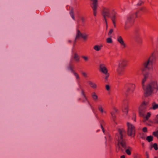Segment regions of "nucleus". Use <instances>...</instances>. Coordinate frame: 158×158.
I'll return each instance as SVG.
<instances>
[{
    "label": "nucleus",
    "instance_id": "f257e3e1",
    "mask_svg": "<svg viewBox=\"0 0 158 158\" xmlns=\"http://www.w3.org/2000/svg\"><path fill=\"white\" fill-rule=\"evenodd\" d=\"M158 59V50L155 49L152 52L148 60L144 61L142 65L141 70L144 76L142 80V85L143 88L145 86L144 83L149 76V70L152 68L153 64Z\"/></svg>",
    "mask_w": 158,
    "mask_h": 158
},
{
    "label": "nucleus",
    "instance_id": "f03ea898",
    "mask_svg": "<svg viewBox=\"0 0 158 158\" xmlns=\"http://www.w3.org/2000/svg\"><path fill=\"white\" fill-rule=\"evenodd\" d=\"M118 133L116 134L115 139L118 141V145L119 148L123 151L125 149L126 153L129 155L131 154V150L132 148L130 146H127V140L125 138V131L123 129H118Z\"/></svg>",
    "mask_w": 158,
    "mask_h": 158
},
{
    "label": "nucleus",
    "instance_id": "7ed1b4c3",
    "mask_svg": "<svg viewBox=\"0 0 158 158\" xmlns=\"http://www.w3.org/2000/svg\"><path fill=\"white\" fill-rule=\"evenodd\" d=\"M102 15L105 21L106 26L107 23L106 18H110L114 27H116V22L118 17V15L114 10L110 9L108 7H103L102 11Z\"/></svg>",
    "mask_w": 158,
    "mask_h": 158
},
{
    "label": "nucleus",
    "instance_id": "20e7f679",
    "mask_svg": "<svg viewBox=\"0 0 158 158\" xmlns=\"http://www.w3.org/2000/svg\"><path fill=\"white\" fill-rule=\"evenodd\" d=\"M143 89L144 90V96L146 97L150 96L153 92H157L158 91L157 81L156 80L151 81Z\"/></svg>",
    "mask_w": 158,
    "mask_h": 158
},
{
    "label": "nucleus",
    "instance_id": "39448f33",
    "mask_svg": "<svg viewBox=\"0 0 158 158\" xmlns=\"http://www.w3.org/2000/svg\"><path fill=\"white\" fill-rule=\"evenodd\" d=\"M139 12V11H136L127 15L124 26L125 30H127L132 26L135 22V19L138 17L137 14Z\"/></svg>",
    "mask_w": 158,
    "mask_h": 158
},
{
    "label": "nucleus",
    "instance_id": "423d86ee",
    "mask_svg": "<svg viewBox=\"0 0 158 158\" xmlns=\"http://www.w3.org/2000/svg\"><path fill=\"white\" fill-rule=\"evenodd\" d=\"M128 60L126 59H121L118 64V68L117 71L118 75L122 76L124 74V71L126 68L127 66Z\"/></svg>",
    "mask_w": 158,
    "mask_h": 158
},
{
    "label": "nucleus",
    "instance_id": "0eeeda50",
    "mask_svg": "<svg viewBox=\"0 0 158 158\" xmlns=\"http://www.w3.org/2000/svg\"><path fill=\"white\" fill-rule=\"evenodd\" d=\"M135 88V85L134 84H126L123 89V92L126 96H127L134 92Z\"/></svg>",
    "mask_w": 158,
    "mask_h": 158
},
{
    "label": "nucleus",
    "instance_id": "6e6552de",
    "mask_svg": "<svg viewBox=\"0 0 158 158\" xmlns=\"http://www.w3.org/2000/svg\"><path fill=\"white\" fill-rule=\"evenodd\" d=\"M127 134L130 136H135V127L134 125L128 122L127 123Z\"/></svg>",
    "mask_w": 158,
    "mask_h": 158
},
{
    "label": "nucleus",
    "instance_id": "1a4fd4ad",
    "mask_svg": "<svg viewBox=\"0 0 158 158\" xmlns=\"http://www.w3.org/2000/svg\"><path fill=\"white\" fill-rule=\"evenodd\" d=\"M147 103L145 102H143L139 108V114L141 116H143L146 111V106Z\"/></svg>",
    "mask_w": 158,
    "mask_h": 158
},
{
    "label": "nucleus",
    "instance_id": "9d476101",
    "mask_svg": "<svg viewBox=\"0 0 158 158\" xmlns=\"http://www.w3.org/2000/svg\"><path fill=\"white\" fill-rule=\"evenodd\" d=\"M128 100L127 99H124L122 104V110L125 114H127L128 108Z\"/></svg>",
    "mask_w": 158,
    "mask_h": 158
},
{
    "label": "nucleus",
    "instance_id": "9b49d317",
    "mask_svg": "<svg viewBox=\"0 0 158 158\" xmlns=\"http://www.w3.org/2000/svg\"><path fill=\"white\" fill-rule=\"evenodd\" d=\"M88 36V35L86 34L85 33H81L78 29H77L75 40L81 37L84 40H85L87 39Z\"/></svg>",
    "mask_w": 158,
    "mask_h": 158
},
{
    "label": "nucleus",
    "instance_id": "f8f14e48",
    "mask_svg": "<svg viewBox=\"0 0 158 158\" xmlns=\"http://www.w3.org/2000/svg\"><path fill=\"white\" fill-rule=\"evenodd\" d=\"M93 2V3L91 6L93 11V14L94 16H96L97 15V9L98 5V0H90Z\"/></svg>",
    "mask_w": 158,
    "mask_h": 158
},
{
    "label": "nucleus",
    "instance_id": "ddd939ff",
    "mask_svg": "<svg viewBox=\"0 0 158 158\" xmlns=\"http://www.w3.org/2000/svg\"><path fill=\"white\" fill-rule=\"evenodd\" d=\"M99 71L104 74L106 73L108 70L104 64H100L99 65Z\"/></svg>",
    "mask_w": 158,
    "mask_h": 158
},
{
    "label": "nucleus",
    "instance_id": "4468645a",
    "mask_svg": "<svg viewBox=\"0 0 158 158\" xmlns=\"http://www.w3.org/2000/svg\"><path fill=\"white\" fill-rule=\"evenodd\" d=\"M117 40L122 46V48H125L126 47V45L121 36H118L117 37Z\"/></svg>",
    "mask_w": 158,
    "mask_h": 158
},
{
    "label": "nucleus",
    "instance_id": "2eb2a0df",
    "mask_svg": "<svg viewBox=\"0 0 158 158\" xmlns=\"http://www.w3.org/2000/svg\"><path fill=\"white\" fill-rule=\"evenodd\" d=\"M117 111L118 110L115 108L114 107L113 108V110L110 113V114L112 116V118L114 122H115L116 118V114L117 113Z\"/></svg>",
    "mask_w": 158,
    "mask_h": 158
},
{
    "label": "nucleus",
    "instance_id": "dca6fc26",
    "mask_svg": "<svg viewBox=\"0 0 158 158\" xmlns=\"http://www.w3.org/2000/svg\"><path fill=\"white\" fill-rule=\"evenodd\" d=\"M81 94H82V96H83V97L84 98L82 100V102H85V101H87L88 102V104L90 105V106H91V105L90 104L89 102L88 101L87 98V97H86L85 94L83 89L81 88Z\"/></svg>",
    "mask_w": 158,
    "mask_h": 158
},
{
    "label": "nucleus",
    "instance_id": "f3484780",
    "mask_svg": "<svg viewBox=\"0 0 158 158\" xmlns=\"http://www.w3.org/2000/svg\"><path fill=\"white\" fill-rule=\"evenodd\" d=\"M147 11V9L144 7H143L137 11H139L138 13V17L140 16L142 13H145Z\"/></svg>",
    "mask_w": 158,
    "mask_h": 158
},
{
    "label": "nucleus",
    "instance_id": "a211bd4d",
    "mask_svg": "<svg viewBox=\"0 0 158 158\" xmlns=\"http://www.w3.org/2000/svg\"><path fill=\"white\" fill-rule=\"evenodd\" d=\"M88 83L90 85V87L93 89H95L97 87V85L95 83L91 81H88Z\"/></svg>",
    "mask_w": 158,
    "mask_h": 158
},
{
    "label": "nucleus",
    "instance_id": "6ab92c4d",
    "mask_svg": "<svg viewBox=\"0 0 158 158\" xmlns=\"http://www.w3.org/2000/svg\"><path fill=\"white\" fill-rule=\"evenodd\" d=\"M91 96L95 102L98 100V97L95 92H93L91 94Z\"/></svg>",
    "mask_w": 158,
    "mask_h": 158
},
{
    "label": "nucleus",
    "instance_id": "aec40b11",
    "mask_svg": "<svg viewBox=\"0 0 158 158\" xmlns=\"http://www.w3.org/2000/svg\"><path fill=\"white\" fill-rule=\"evenodd\" d=\"M98 109L101 114L103 113H106V112L103 110L102 106L101 105H98Z\"/></svg>",
    "mask_w": 158,
    "mask_h": 158
},
{
    "label": "nucleus",
    "instance_id": "412c9836",
    "mask_svg": "<svg viewBox=\"0 0 158 158\" xmlns=\"http://www.w3.org/2000/svg\"><path fill=\"white\" fill-rule=\"evenodd\" d=\"M102 47V45H95L94 47V50H95V51H100L101 49V48Z\"/></svg>",
    "mask_w": 158,
    "mask_h": 158
},
{
    "label": "nucleus",
    "instance_id": "4be33fe9",
    "mask_svg": "<svg viewBox=\"0 0 158 158\" xmlns=\"http://www.w3.org/2000/svg\"><path fill=\"white\" fill-rule=\"evenodd\" d=\"M73 58L77 62H78L79 61V56L76 53L74 54Z\"/></svg>",
    "mask_w": 158,
    "mask_h": 158
},
{
    "label": "nucleus",
    "instance_id": "5701e85b",
    "mask_svg": "<svg viewBox=\"0 0 158 158\" xmlns=\"http://www.w3.org/2000/svg\"><path fill=\"white\" fill-rule=\"evenodd\" d=\"M152 107L150 108L151 109L155 110L158 108V104H156L155 102H153L152 104Z\"/></svg>",
    "mask_w": 158,
    "mask_h": 158
},
{
    "label": "nucleus",
    "instance_id": "b1692460",
    "mask_svg": "<svg viewBox=\"0 0 158 158\" xmlns=\"http://www.w3.org/2000/svg\"><path fill=\"white\" fill-rule=\"evenodd\" d=\"M135 34L137 37H139L141 34L139 29H135Z\"/></svg>",
    "mask_w": 158,
    "mask_h": 158
},
{
    "label": "nucleus",
    "instance_id": "393cba45",
    "mask_svg": "<svg viewBox=\"0 0 158 158\" xmlns=\"http://www.w3.org/2000/svg\"><path fill=\"white\" fill-rule=\"evenodd\" d=\"M153 137L152 136H149L146 137V140L149 142L152 141L153 140Z\"/></svg>",
    "mask_w": 158,
    "mask_h": 158
},
{
    "label": "nucleus",
    "instance_id": "a878e982",
    "mask_svg": "<svg viewBox=\"0 0 158 158\" xmlns=\"http://www.w3.org/2000/svg\"><path fill=\"white\" fill-rule=\"evenodd\" d=\"M153 123H154L158 124V114L156 116L155 118L153 119Z\"/></svg>",
    "mask_w": 158,
    "mask_h": 158
},
{
    "label": "nucleus",
    "instance_id": "bb28decb",
    "mask_svg": "<svg viewBox=\"0 0 158 158\" xmlns=\"http://www.w3.org/2000/svg\"><path fill=\"white\" fill-rule=\"evenodd\" d=\"M69 13H70V16H71V17L72 18L73 20H75V17H74V12H73V9L71 10H70V11L69 12Z\"/></svg>",
    "mask_w": 158,
    "mask_h": 158
},
{
    "label": "nucleus",
    "instance_id": "cd10ccee",
    "mask_svg": "<svg viewBox=\"0 0 158 158\" xmlns=\"http://www.w3.org/2000/svg\"><path fill=\"white\" fill-rule=\"evenodd\" d=\"M100 125L101 127V128L103 132L104 133L105 132V130L104 127H103V125H104L105 123L102 120L101 122H100Z\"/></svg>",
    "mask_w": 158,
    "mask_h": 158
},
{
    "label": "nucleus",
    "instance_id": "c85d7f7f",
    "mask_svg": "<svg viewBox=\"0 0 158 158\" xmlns=\"http://www.w3.org/2000/svg\"><path fill=\"white\" fill-rule=\"evenodd\" d=\"M68 68L69 69L71 72L72 73H73L74 71L73 69V67L71 64H70L69 65V66L68 67Z\"/></svg>",
    "mask_w": 158,
    "mask_h": 158
},
{
    "label": "nucleus",
    "instance_id": "c756f323",
    "mask_svg": "<svg viewBox=\"0 0 158 158\" xmlns=\"http://www.w3.org/2000/svg\"><path fill=\"white\" fill-rule=\"evenodd\" d=\"M151 114L150 112H148L147 113V114L146 116L145 117V118L146 120H147L149 117H150Z\"/></svg>",
    "mask_w": 158,
    "mask_h": 158
},
{
    "label": "nucleus",
    "instance_id": "7c9ffc66",
    "mask_svg": "<svg viewBox=\"0 0 158 158\" xmlns=\"http://www.w3.org/2000/svg\"><path fill=\"white\" fill-rule=\"evenodd\" d=\"M106 42L108 43H111L112 41L111 38H108L106 39Z\"/></svg>",
    "mask_w": 158,
    "mask_h": 158
},
{
    "label": "nucleus",
    "instance_id": "2f4dec72",
    "mask_svg": "<svg viewBox=\"0 0 158 158\" xmlns=\"http://www.w3.org/2000/svg\"><path fill=\"white\" fill-rule=\"evenodd\" d=\"M152 147L154 148V149L156 150L158 149V146L157 145L156 143H154L153 146Z\"/></svg>",
    "mask_w": 158,
    "mask_h": 158
},
{
    "label": "nucleus",
    "instance_id": "473e14b6",
    "mask_svg": "<svg viewBox=\"0 0 158 158\" xmlns=\"http://www.w3.org/2000/svg\"><path fill=\"white\" fill-rule=\"evenodd\" d=\"M73 73L77 79H78L79 78V76L77 73L74 72Z\"/></svg>",
    "mask_w": 158,
    "mask_h": 158
},
{
    "label": "nucleus",
    "instance_id": "72a5a7b5",
    "mask_svg": "<svg viewBox=\"0 0 158 158\" xmlns=\"http://www.w3.org/2000/svg\"><path fill=\"white\" fill-rule=\"evenodd\" d=\"M113 31V29H110L109 32H108V35H110L112 33Z\"/></svg>",
    "mask_w": 158,
    "mask_h": 158
},
{
    "label": "nucleus",
    "instance_id": "f704fd0d",
    "mask_svg": "<svg viewBox=\"0 0 158 158\" xmlns=\"http://www.w3.org/2000/svg\"><path fill=\"white\" fill-rule=\"evenodd\" d=\"M143 3V2L142 0H139V2L137 3V5L140 6Z\"/></svg>",
    "mask_w": 158,
    "mask_h": 158
},
{
    "label": "nucleus",
    "instance_id": "c9c22d12",
    "mask_svg": "<svg viewBox=\"0 0 158 158\" xmlns=\"http://www.w3.org/2000/svg\"><path fill=\"white\" fill-rule=\"evenodd\" d=\"M142 131H143L144 132H147V128L146 127H143V129H142Z\"/></svg>",
    "mask_w": 158,
    "mask_h": 158
},
{
    "label": "nucleus",
    "instance_id": "e433bc0d",
    "mask_svg": "<svg viewBox=\"0 0 158 158\" xmlns=\"http://www.w3.org/2000/svg\"><path fill=\"white\" fill-rule=\"evenodd\" d=\"M106 75V76L105 77V79L106 80H107L108 77L109 76V74L108 73H106L105 74Z\"/></svg>",
    "mask_w": 158,
    "mask_h": 158
},
{
    "label": "nucleus",
    "instance_id": "4c0bfd02",
    "mask_svg": "<svg viewBox=\"0 0 158 158\" xmlns=\"http://www.w3.org/2000/svg\"><path fill=\"white\" fill-rule=\"evenodd\" d=\"M106 90L108 91L110 89V87L108 85H106Z\"/></svg>",
    "mask_w": 158,
    "mask_h": 158
},
{
    "label": "nucleus",
    "instance_id": "58836bf2",
    "mask_svg": "<svg viewBox=\"0 0 158 158\" xmlns=\"http://www.w3.org/2000/svg\"><path fill=\"white\" fill-rule=\"evenodd\" d=\"M81 19L82 21V22L83 23H85V19L83 17H82L81 18Z\"/></svg>",
    "mask_w": 158,
    "mask_h": 158
},
{
    "label": "nucleus",
    "instance_id": "ea45409f",
    "mask_svg": "<svg viewBox=\"0 0 158 158\" xmlns=\"http://www.w3.org/2000/svg\"><path fill=\"white\" fill-rule=\"evenodd\" d=\"M82 57L83 58L85 61H87L88 60V58L87 56H82Z\"/></svg>",
    "mask_w": 158,
    "mask_h": 158
},
{
    "label": "nucleus",
    "instance_id": "a19ab883",
    "mask_svg": "<svg viewBox=\"0 0 158 158\" xmlns=\"http://www.w3.org/2000/svg\"><path fill=\"white\" fill-rule=\"evenodd\" d=\"M82 74L84 77H87V75L86 73H85L83 72L82 73Z\"/></svg>",
    "mask_w": 158,
    "mask_h": 158
},
{
    "label": "nucleus",
    "instance_id": "79ce46f5",
    "mask_svg": "<svg viewBox=\"0 0 158 158\" xmlns=\"http://www.w3.org/2000/svg\"><path fill=\"white\" fill-rule=\"evenodd\" d=\"M120 158H125V156L124 155H123L121 156Z\"/></svg>",
    "mask_w": 158,
    "mask_h": 158
},
{
    "label": "nucleus",
    "instance_id": "37998d69",
    "mask_svg": "<svg viewBox=\"0 0 158 158\" xmlns=\"http://www.w3.org/2000/svg\"><path fill=\"white\" fill-rule=\"evenodd\" d=\"M139 43H141L142 42V41H141V40L140 41H137Z\"/></svg>",
    "mask_w": 158,
    "mask_h": 158
},
{
    "label": "nucleus",
    "instance_id": "c03bdc74",
    "mask_svg": "<svg viewBox=\"0 0 158 158\" xmlns=\"http://www.w3.org/2000/svg\"><path fill=\"white\" fill-rule=\"evenodd\" d=\"M81 99L80 98H79V99H78V101H81Z\"/></svg>",
    "mask_w": 158,
    "mask_h": 158
},
{
    "label": "nucleus",
    "instance_id": "a18cd8bd",
    "mask_svg": "<svg viewBox=\"0 0 158 158\" xmlns=\"http://www.w3.org/2000/svg\"><path fill=\"white\" fill-rule=\"evenodd\" d=\"M69 42H71V41H69Z\"/></svg>",
    "mask_w": 158,
    "mask_h": 158
},
{
    "label": "nucleus",
    "instance_id": "49530a36",
    "mask_svg": "<svg viewBox=\"0 0 158 158\" xmlns=\"http://www.w3.org/2000/svg\"><path fill=\"white\" fill-rule=\"evenodd\" d=\"M142 145H143V143H142Z\"/></svg>",
    "mask_w": 158,
    "mask_h": 158
},
{
    "label": "nucleus",
    "instance_id": "de8ad7c7",
    "mask_svg": "<svg viewBox=\"0 0 158 158\" xmlns=\"http://www.w3.org/2000/svg\"><path fill=\"white\" fill-rule=\"evenodd\" d=\"M147 158H148V157H147Z\"/></svg>",
    "mask_w": 158,
    "mask_h": 158
}]
</instances>
